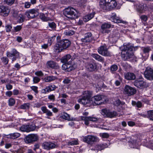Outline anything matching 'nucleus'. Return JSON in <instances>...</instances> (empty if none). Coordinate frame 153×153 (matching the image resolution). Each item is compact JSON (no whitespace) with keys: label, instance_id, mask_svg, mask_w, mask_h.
Instances as JSON below:
<instances>
[{"label":"nucleus","instance_id":"5701e85b","mask_svg":"<svg viewBox=\"0 0 153 153\" xmlns=\"http://www.w3.org/2000/svg\"><path fill=\"white\" fill-rule=\"evenodd\" d=\"M85 67L88 71H93L97 68V65L94 63H87L86 64Z\"/></svg>","mask_w":153,"mask_h":153},{"label":"nucleus","instance_id":"f704fd0d","mask_svg":"<svg viewBox=\"0 0 153 153\" xmlns=\"http://www.w3.org/2000/svg\"><path fill=\"white\" fill-rule=\"evenodd\" d=\"M28 132L34 131L36 129V126L35 124H31L27 125Z\"/></svg>","mask_w":153,"mask_h":153},{"label":"nucleus","instance_id":"0eeeda50","mask_svg":"<svg viewBox=\"0 0 153 153\" xmlns=\"http://www.w3.org/2000/svg\"><path fill=\"white\" fill-rule=\"evenodd\" d=\"M77 67V65L75 63H72V61L70 60L68 62L63 64L62 67L63 70L70 72L74 70Z\"/></svg>","mask_w":153,"mask_h":153},{"label":"nucleus","instance_id":"49530a36","mask_svg":"<svg viewBox=\"0 0 153 153\" xmlns=\"http://www.w3.org/2000/svg\"><path fill=\"white\" fill-rule=\"evenodd\" d=\"M27 125H23L20 128L21 131L23 132H28Z\"/></svg>","mask_w":153,"mask_h":153},{"label":"nucleus","instance_id":"e433bc0d","mask_svg":"<svg viewBox=\"0 0 153 153\" xmlns=\"http://www.w3.org/2000/svg\"><path fill=\"white\" fill-rule=\"evenodd\" d=\"M142 49L143 53L147 55L151 51V49L149 47H143L142 48Z\"/></svg>","mask_w":153,"mask_h":153},{"label":"nucleus","instance_id":"58836bf2","mask_svg":"<svg viewBox=\"0 0 153 153\" xmlns=\"http://www.w3.org/2000/svg\"><path fill=\"white\" fill-rule=\"evenodd\" d=\"M139 136L140 135H138V136H135L134 137L135 138H133L132 141H131L130 144H131L133 145V146L132 147L133 148H134V146H136L137 144V140L136 139V138L137 137L138 138Z\"/></svg>","mask_w":153,"mask_h":153},{"label":"nucleus","instance_id":"3c124183","mask_svg":"<svg viewBox=\"0 0 153 153\" xmlns=\"http://www.w3.org/2000/svg\"><path fill=\"white\" fill-rule=\"evenodd\" d=\"M79 144L78 140H75L73 141H72L70 142H69L68 143V144L69 145H76Z\"/></svg>","mask_w":153,"mask_h":153},{"label":"nucleus","instance_id":"338daca9","mask_svg":"<svg viewBox=\"0 0 153 153\" xmlns=\"http://www.w3.org/2000/svg\"><path fill=\"white\" fill-rule=\"evenodd\" d=\"M24 151L22 148H20L14 152V153H23Z\"/></svg>","mask_w":153,"mask_h":153},{"label":"nucleus","instance_id":"052dcab7","mask_svg":"<svg viewBox=\"0 0 153 153\" xmlns=\"http://www.w3.org/2000/svg\"><path fill=\"white\" fill-rule=\"evenodd\" d=\"M71 82V80L69 79L68 78H66L63 81V82L64 84H68Z\"/></svg>","mask_w":153,"mask_h":153},{"label":"nucleus","instance_id":"8fccbe9b","mask_svg":"<svg viewBox=\"0 0 153 153\" xmlns=\"http://www.w3.org/2000/svg\"><path fill=\"white\" fill-rule=\"evenodd\" d=\"M12 26L11 25H7L5 26V29L7 32H10L12 29Z\"/></svg>","mask_w":153,"mask_h":153},{"label":"nucleus","instance_id":"4c0bfd02","mask_svg":"<svg viewBox=\"0 0 153 153\" xmlns=\"http://www.w3.org/2000/svg\"><path fill=\"white\" fill-rule=\"evenodd\" d=\"M56 88V86L54 85H50L46 87L47 91L48 92L55 90Z\"/></svg>","mask_w":153,"mask_h":153},{"label":"nucleus","instance_id":"f257e3e1","mask_svg":"<svg viewBox=\"0 0 153 153\" xmlns=\"http://www.w3.org/2000/svg\"><path fill=\"white\" fill-rule=\"evenodd\" d=\"M138 47H134L133 44L130 43H124L123 48L122 51L121 56L126 60H128L134 57L133 51H135L137 49Z\"/></svg>","mask_w":153,"mask_h":153},{"label":"nucleus","instance_id":"69168bd1","mask_svg":"<svg viewBox=\"0 0 153 153\" xmlns=\"http://www.w3.org/2000/svg\"><path fill=\"white\" fill-rule=\"evenodd\" d=\"M91 36V33H87L85 34L84 38H88Z\"/></svg>","mask_w":153,"mask_h":153},{"label":"nucleus","instance_id":"4468645a","mask_svg":"<svg viewBox=\"0 0 153 153\" xmlns=\"http://www.w3.org/2000/svg\"><path fill=\"white\" fill-rule=\"evenodd\" d=\"M10 9L7 6L0 5V16L3 17L7 16L10 12Z\"/></svg>","mask_w":153,"mask_h":153},{"label":"nucleus","instance_id":"412c9836","mask_svg":"<svg viewBox=\"0 0 153 153\" xmlns=\"http://www.w3.org/2000/svg\"><path fill=\"white\" fill-rule=\"evenodd\" d=\"M110 20L116 23H124L121 18L117 16L115 13H112L111 15Z\"/></svg>","mask_w":153,"mask_h":153},{"label":"nucleus","instance_id":"680f3d73","mask_svg":"<svg viewBox=\"0 0 153 153\" xmlns=\"http://www.w3.org/2000/svg\"><path fill=\"white\" fill-rule=\"evenodd\" d=\"M6 88L7 90H10L12 89L13 86L11 84H8L6 85Z\"/></svg>","mask_w":153,"mask_h":153},{"label":"nucleus","instance_id":"f8f14e48","mask_svg":"<svg viewBox=\"0 0 153 153\" xmlns=\"http://www.w3.org/2000/svg\"><path fill=\"white\" fill-rule=\"evenodd\" d=\"M38 137L36 134H31L27 136L25 139L26 143H29L36 141Z\"/></svg>","mask_w":153,"mask_h":153},{"label":"nucleus","instance_id":"09e8293b","mask_svg":"<svg viewBox=\"0 0 153 153\" xmlns=\"http://www.w3.org/2000/svg\"><path fill=\"white\" fill-rule=\"evenodd\" d=\"M119 34L117 30H115L114 32H112L110 35V38H113L115 37H118Z\"/></svg>","mask_w":153,"mask_h":153},{"label":"nucleus","instance_id":"864d4df0","mask_svg":"<svg viewBox=\"0 0 153 153\" xmlns=\"http://www.w3.org/2000/svg\"><path fill=\"white\" fill-rule=\"evenodd\" d=\"M30 88L36 94L38 93V87L37 86H32L30 87Z\"/></svg>","mask_w":153,"mask_h":153},{"label":"nucleus","instance_id":"ea45409f","mask_svg":"<svg viewBox=\"0 0 153 153\" xmlns=\"http://www.w3.org/2000/svg\"><path fill=\"white\" fill-rule=\"evenodd\" d=\"M22 26L20 25H17L15 27H13L12 30L13 32H16L19 31L22 28Z\"/></svg>","mask_w":153,"mask_h":153},{"label":"nucleus","instance_id":"a211bd4d","mask_svg":"<svg viewBox=\"0 0 153 153\" xmlns=\"http://www.w3.org/2000/svg\"><path fill=\"white\" fill-rule=\"evenodd\" d=\"M101 113L102 115L110 118L113 117L117 115L116 111H111L106 109H102Z\"/></svg>","mask_w":153,"mask_h":153},{"label":"nucleus","instance_id":"5fc2aeb1","mask_svg":"<svg viewBox=\"0 0 153 153\" xmlns=\"http://www.w3.org/2000/svg\"><path fill=\"white\" fill-rule=\"evenodd\" d=\"M64 33L66 35L71 36L74 34V32L72 30L67 31L65 32Z\"/></svg>","mask_w":153,"mask_h":153},{"label":"nucleus","instance_id":"79ce46f5","mask_svg":"<svg viewBox=\"0 0 153 153\" xmlns=\"http://www.w3.org/2000/svg\"><path fill=\"white\" fill-rule=\"evenodd\" d=\"M117 66L116 65H113L110 67V71L111 73L114 74L115 71H116L118 69Z\"/></svg>","mask_w":153,"mask_h":153},{"label":"nucleus","instance_id":"6e6d98bb","mask_svg":"<svg viewBox=\"0 0 153 153\" xmlns=\"http://www.w3.org/2000/svg\"><path fill=\"white\" fill-rule=\"evenodd\" d=\"M35 74L39 76H42L44 75V74L41 71H38L36 72Z\"/></svg>","mask_w":153,"mask_h":153},{"label":"nucleus","instance_id":"9d476101","mask_svg":"<svg viewBox=\"0 0 153 153\" xmlns=\"http://www.w3.org/2000/svg\"><path fill=\"white\" fill-rule=\"evenodd\" d=\"M6 54L7 56L9 58L12 57V60L13 62L15 61L19 56V53L14 48L12 49V52H7Z\"/></svg>","mask_w":153,"mask_h":153},{"label":"nucleus","instance_id":"37998d69","mask_svg":"<svg viewBox=\"0 0 153 153\" xmlns=\"http://www.w3.org/2000/svg\"><path fill=\"white\" fill-rule=\"evenodd\" d=\"M2 62L4 65H7L8 64L9 59L6 57H3L1 58Z\"/></svg>","mask_w":153,"mask_h":153},{"label":"nucleus","instance_id":"39448f33","mask_svg":"<svg viewBox=\"0 0 153 153\" xmlns=\"http://www.w3.org/2000/svg\"><path fill=\"white\" fill-rule=\"evenodd\" d=\"M82 95L83 96L78 100V102L85 105L91 103V102L90 99L91 92L88 91H85L82 92Z\"/></svg>","mask_w":153,"mask_h":153},{"label":"nucleus","instance_id":"de8ad7c7","mask_svg":"<svg viewBox=\"0 0 153 153\" xmlns=\"http://www.w3.org/2000/svg\"><path fill=\"white\" fill-rule=\"evenodd\" d=\"M62 117V118L66 120H69L71 119L70 116L66 113H64Z\"/></svg>","mask_w":153,"mask_h":153},{"label":"nucleus","instance_id":"2eb2a0df","mask_svg":"<svg viewBox=\"0 0 153 153\" xmlns=\"http://www.w3.org/2000/svg\"><path fill=\"white\" fill-rule=\"evenodd\" d=\"M98 52L100 54L104 56H109L111 55L110 53L108 51L106 47L105 46L100 47L98 49Z\"/></svg>","mask_w":153,"mask_h":153},{"label":"nucleus","instance_id":"72a5a7b5","mask_svg":"<svg viewBox=\"0 0 153 153\" xmlns=\"http://www.w3.org/2000/svg\"><path fill=\"white\" fill-rule=\"evenodd\" d=\"M48 26L49 27L51 28L52 30H55L56 27V25L53 22H48Z\"/></svg>","mask_w":153,"mask_h":153},{"label":"nucleus","instance_id":"4be33fe9","mask_svg":"<svg viewBox=\"0 0 153 153\" xmlns=\"http://www.w3.org/2000/svg\"><path fill=\"white\" fill-rule=\"evenodd\" d=\"M134 5L136 7L138 11L142 12L145 10L146 9V5L144 6L143 3H140L138 1H137L134 4Z\"/></svg>","mask_w":153,"mask_h":153},{"label":"nucleus","instance_id":"a878e982","mask_svg":"<svg viewBox=\"0 0 153 153\" xmlns=\"http://www.w3.org/2000/svg\"><path fill=\"white\" fill-rule=\"evenodd\" d=\"M95 14V12H93L91 13L86 15L84 17V21L85 22H88L94 17Z\"/></svg>","mask_w":153,"mask_h":153},{"label":"nucleus","instance_id":"c03bdc74","mask_svg":"<svg viewBox=\"0 0 153 153\" xmlns=\"http://www.w3.org/2000/svg\"><path fill=\"white\" fill-rule=\"evenodd\" d=\"M30 104L29 103H25L21 105L20 108L23 109H28L30 107Z\"/></svg>","mask_w":153,"mask_h":153},{"label":"nucleus","instance_id":"774afa93","mask_svg":"<svg viewBox=\"0 0 153 153\" xmlns=\"http://www.w3.org/2000/svg\"><path fill=\"white\" fill-rule=\"evenodd\" d=\"M31 4L29 2H26L25 3V7L26 8H29L30 7Z\"/></svg>","mask_w":153,"mask_h":153},{"label":"nucleus","instance_id":"f3484780","mask_svg":"<svg viewBox=\"0 0 153 153\" xmlns=\"http://www.w3.org/2000/svg\"><path fill=\"white\" fill-rule=\"evenodd\" d=\"M39 14L38 10L37 9H33L30 10L26 13L25 15L28 18H33Z\"/></svg>","mask_w":153,"mask_h":153},{"label":"nucleus","instance_id":"13d9d810","mask_svg":"<svg viewBox=\"0 0 153 153\" xmlns=\"http://www.w3.org/2000/svg\"><path fill=\"white\" fill-rule=\"evenodd\" d=\"M40 81L39 78L37 77H34L33 78V82L34 83H37Z\"/></svg>","mask_w":153,"mask_h":153},{"label":"nucleus","instance_id":"4d7b16f0","mask_svg":"<svg viewBox=\"0 0 153 153\" xmlns=\"http://www.w3.org/2000/svg\"><path fill=\"white\" fill-rule=\"evenodd\" d=\"M48 98L49 100L53 101L55 100V96L53 94L49 95L48 97Z\"/></svg>","mask_w":153,"mask_h":153},{"label":"nucleus","instance_id":"1a4fd4ad","mask_svg":"<svg viewBox=\"0 0 153 153\" xmlns=\"http://www.w3.org/2000/svg\"><path fill=\"white\" fill-rule=\"evenodd\" d=\"M105 99V97L104 95H97L92 97L91 101H92V102H94L95 105H100Z\"/></svg>","mask_w":153,"mask_h":153},{"label":"nucleus","instance_id":"473e14b6","mask_svg":"<svg viewBox=\"0 0 153 153\" xmlns=\"http://www.w3.org/2000/svg\"><path fill=\"white\" fill-rule=\"evenodd\" d=\"M132 105L133 106H136L138 108L142 107V104L140 101H138L137 102L134 101H132Z\"/></svg>","mask_w":153,"mask_h":153},{"label":"nucleus","instance_id":"393cba45","mask_svg":"<svg viewBox=\"0 0 153 153\" xmlns=\"http://www.w3.org/2000/svg\"><path fill=\"white\" fill-rule=\"evenodd\" d=\"M125 77L127 80H133L135 79L136 76L133 73L128 72L125 74Z\"/></svg>","mask_w":153,"mask_h":153},{"label":"nucleus","instance_id":"c756f323","mask_svg":"<svg viewBox=\"0 0 153 153\" xmlns=\"http://www.w3.org/2000/svg\"><path fill=\"white\" fill-rule=\"evenodd\" d=\"M20 136L19 133L16 132L13 133H11L7 135V138L12 139H15L19 137Z\"/></svg>","mask_w":153,"mask_h":153},{"label":"nucleus","instance_id":"603ef678","mask_svg":"<svg viewBox=\"0 0 153 153\" xmlns=\"http://www.w3.org/2000/svg\"><path fill=\"white\" fill-rule=\"evenodd\" d=\"M15 0H4V2L7 4L11 5L14 3Z\"/></svg>","mask_w":153,"mask_h":153},{"label":"nucleus","instance_id":"6ab92c4d","mask_svg":"<svg viewBox=\"0 0 153 153\" xmlns=\"http://www.w3.org/2000/svg\"><path fill=\"white\" fill-rule=\"evenodd\" d=\"M42 146L44 149L49 150L57 147V146L54 143L51 142H45L43 143Z\"/></svg>","mask_w":153,"mask_h":153},{"label":"nucleus","instance_id":"ddd939ff","mask_svg":"<svg viewBox=\"0 0 153 153\" xmlns=\"http://www.w3.org/2000/svg\"><path fill=\"white\" fill-rule=\"evenodd\" d=\"M114 25H111L110 23H104L101 25V31L102 33H108L110 32L108 29L111 27H114Z\"/></svg>","mask_w":153,"mask_h":153},{"label":"nucleus","instance_id":"7c9ffc66","mask_svg":"<svg viewBox=\"0 0 153 153\" xmlns=\"http://www.w3.org/2000/svg\"><path fill=\"white\" fill-rule=\"evenodd\" d=\"M39 17L43 22H46L51 20V19L50 18L45 16V14L42 13H40Z\"/></svg>","mask_w":153,"mask_h":153},{"label":"nucleus","instance_id":"bb28decb","mask_svg":"<svg viewBox=\"0 0 153 153\" xmlns=\"http://www.w3.org/2000/svg\"><path fill=\"white\" fill-rule=\"evenodd\" d=\"M46 65L48 67L54 69H56L58 67L56 63L52 60H50L47 62L46 63Z\"/></svg>","mask_w":153,"mask_h":153},{"label":"nucleus","instance_id":"a19ab883","mask_svg":"<svg viewBox=\"0 0 153 153\" xmlns=\"http://www.w3.org/2000/svg\"><path fill=\"white\" fill-rule=\"evenodd\" d=\"M148 115H147L150 120L153 121V110H151L147 111Z\"/></svg>","mask_w":153,"mask_h":153},{"label":"nucleus","instance_id":"7ed1b4c3","mask_svg":"<svg viewBox=\"0 0 153 153\" xmlns=\"http://www.w3.org/2000/svg\"><path fill=\"white\" fill-rule=\"evenodd\" d=\"M117 5V3L115 0H101L100 6L101 8L106 11L114 9Z\"/></svg>","mask_w":153,"mask_h":153},{"label":"nucleus","instance_id":"20e7f679","mask_svg":"<svg viewBox=\"0 0 153 153\" xmlns=\"http://www.w3.org/2000/svg\"><path fill=\"white\" fill-rule=\"evenodd\" d=\"M65 16L69 19H73L77 18L78 12L75 9L69 7L65 8L63 11Z\"/></svg>","mask_w":153,"mask_h":153},{"label":"nucleus","instance_id":"6e6552de","mask_svg":"<svg viewBox=\"0 0 153 153\" xmlns=\"http://www.w3.org/2000/svg\"><path fill=\"white\" fill-rule=\"evenodd\" d=\"M136 91L135 88L128 85L125 86L124 89V94L128 96H130L135 94Z\"/></svg>","mask_w":153,"mask_h":153},{"label":"nucleus","instance_id":"e2e57ef3","mask_svg":"<svg viewBox=\"0 0 153 153\" xmlns=\"http://www.w3.org/2000/svg\"><path fill=\"white\" fill-rule=\"evenodd\" d=\"M13 94V92L12 91H7L5 93V95L8 97H10Z\"/></svg>","mask_w":153,"mask_h":153},{"label":"nucleus","instance_id":"bf43d9fd","mask_svg":"<svg viewBox=\"0 0 153 153\" xmlns=\"http://www.w3.org/2000/svg\"><path fill=\"white\" fill-rule=\"evenodd\" d=\"M121 103L122 104H123L124 103V102H121L120 100L119 99H118L115 101V104L117 106H119Z\"/></svg>","mask_w":153,"mask_h":153},{"label":"nucleus","instance_id":"c9c22d12","mask_svg":"<svg viewBox=\"0 0 153 153\" xmlns=\"http://www.w3.org/2000/svg\"><path fill=\"white\" fill-rule=\"evenodd\" d=\"M25 16L24 15L19 14L17 18L18 22L19 23L23 22L25 20Z\"/></svg>","mask_w":153,"mask_h":153},{"label":"nucleus","instance_id":"cd10ccee","mask_svg":"<svg viewBox=\"0 0 153 153\" xmlns=\"http://www.w3.org/2000/svg\"><path fill=\"white\" fill-rule=\"evenodd\" d=\"M91 56L93 58L99 62H103L104 61V58L98 54L94 53L92 54Z\"/></svg>","mask_w":153,"mask_h":153},{"label":"nucleus","instance_id":"0e129e2a","mask_svg":"<svg viewBox=\"0 0 153 153\" xmlns=\"http://www.w3.org/2000/svg\"><path fill=\"white\" fill-rule=\"evenodd\" d=\"M140 18L142 21L145 22L147 20V16L145 15H142L140 16Z\"/></svg>","mask_w":153,"mask_h":153},{"label":"nucleus","instance_id":"aec40b11","mask_svg":"<svg viewBox=\"0 0 153 153\" xmlns=\"http://www.w3.org/2000/svg\"><path fill=\"white\" fill-rule=\"evenodd\" d=\"M134 85L138 88L143 89L146 87V83L143 80H136L134 82Z\"/></svg>","mask_w":153,"mask_h":153},{"label":"nucleus","instance_id":"423d86ee","mask_svg":"<svg viewBox=\"0 0 153 153\" xmlns=\"http://www.w3.org/2000/svg\"><path fill=\"white\" fill-rule=\"evenodd\" d=\"M82 140L83 142L90 145H92L99 141V139L97 137L91 135L82 136Z\"/></svg>","mask_w":153,"mask_h":153},{"label":"nucleus","instance_id":"f03ea898","mask_svg":"<svg viewBox=\"0 0 153 153\" xmlns=\"http://www.w3.org/2000/svg\"><path fill=\"white\" fill-rule=\"evenodd\" d=\"M57 42L54 47V51L59 53L63 50L69 47L71 42L68 39H56Z\"/></svg>","mask_w":153,"mask_h":153},{"label":"nucleus","instance_id":"2f4dec72","mask_svg":"<svg viewBox=\"0 0 153 153\" xmlns=\"http://www.w3.org/2000/svg\"><path fill=\"white\" fill-rule=\"evenodd\" d=\"M56 78L53 76H48L45 77L44 79V80L45 82H50L55 80Z\"/></svg>","mask_w":153,"mask_h":153},{"label":"nucleus","instance_id":"b1692460","mask_svg":"<svg viewBox=\"0 0 153 153\" xmlns=\"http://www.w3.org/2000/svg\"><path fill=\"white\" fill-rule=\"evenodd\" d=\"M41 110L43 113L46 114L47 118L49 119V117L52 116L53 114L52 112L47 109L45 106H42L41 108Z\"/></svg>","mask_w":153,"mask_h":153},{"label":"nucleus","instance_id":"9b49d317","mask_svg":"<svg viewBox=\"0 0 153 153\" xmlns=\"http://www.w3.org/2000/svg\"><path fill=\"white\" fill-rule=\"evenodd\" d=\"M145 77L149 80L153 79V69L150 67H147L144 72Z\"/></svg>","mask_w":153,"mask_h":153},{"label":"nucleus","instance_id":"dca6fc26","mask_svg":"<svg viewBox=\"0 0 153 153\" xmlns=\"http://www.w3.org/2000/svg\"><path fill=\"white\" fill-rule=\"evenodd\" d=\"M81 119L84 121L85 124L86 126H88L90 121L96 122L98 120L97 118L92 116L82 117Z\"/></svg>","mask_w":153,"mask_h":153},{"label":"nucleus","instance_id":"c85d7f7f","mask_svg":"<svg viewBox=\"0 0 153 153\" xmlns=\"http://www.w3.org/2000/svg\"><path fill=\"white\" fill-rule=\"evenodd\" d=\"M71 56L70 54H67L63 56L61 59V62L62 63L65 64L68 62L69 60H70Z\"/></svg>","mask_w":153,"mask_h":153},{"label":"nucleus","instance_id":"a18cd8bd","mask_svg":"<svg viewBox=\"0 0 153 153\" xmlns=\"http://www.w3.org/2000/svg\"><path fill=\"white\" fill-rule=\"evenodd\" d=\"M15 100L12 98H11L8 100V105L10 106H13L15 103Z\"/></svg>","mask_w":153,"mask_h":153}]
</instances>
